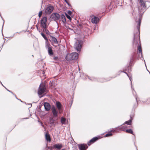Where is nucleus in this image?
<instances>
[{"instance_id":"19","label":"nucleus","mask_w":150,"mask_h":150,"mask_svg":"<svg viewBox=\"0 0 150 150\" xmlns=\"http://www.w3.org/2000/svg\"><path fill=\"white\" fill-rule=\"evenodd\" d=\"M52 47L50 43L48 42V40L46 41L45 42V47L46 49H48L51 47Z\"/></svg>"},{"instance_id":"5","label":"nucleus","mask_w":150,"mask_h":150,"mask_svg":"<svg viewBox=\"0 0 150 150\" xmlns=\"http://www.w3.org/2000/svg\"><path fill=\"white\" fill-rule=\"evenodd\" d=\"M140 22H141V19L140 18H139V20L138 21V24L137 25V28L138 30V31L139 32V33L138 34H137V35H135L134 34V42H135V41L136 40V39L137 38H138L139 37V29L140 28Z\"/></svg>"},{"instance_id":"38","label":"nucleus","mask_w":150,"mask_h":150,"mask_svg":"<svg viewBox=\"0 0 150 150\" xmlns=\"http://www.w3.org/2000/svg\"><path fill=\"white\" fill-rule=\"evenodd\" d=\"M104 81H100V82H103Z\"/></svg>"},{"instance_id":"34","label":"nucleus","mask_w":150,"mask_h":150,"mask_svg":"<svg viewBox=\"0 0 150 150\" xmlns=\"http://www.w3.org/2000/svg\"><path fill=\"white\" fill-rule=\"evenodd\" d=\"M43 31H45L46 33H47V34H49V32L48 31V30H47L46 28V30H45L44 29V30H43Z\"/></svg>"},{"instance_id":"42","label":"nucleus","mask_w":150,"mask_h":150,"mask_svg":"<svg viewBox=\"0 0 150 150\" xmlns=\"http://www.w3.org/2000/svg\"><path fill=\"white\" fill-rule=\"evenodd\" d=\"M133 92V94H134V93L133 92H133Z\"/></svg>"},{"instance_id":"18","label":"nucleus","mask_w":150,"mask_h":150,"mask_svg":"<svg viewBox=\"0 0 150 150\" xmlns=\"http://www.w3.org/2000/svg\"><path fill=\"white\" fill-rule=\"evenodd\" d=\"M140 5L141 6H143V7L144 8H146L145 3L143 0H140Z\"/></svg>"},{"instance_id":"41","label":"nucleus","mask_w":150,"mask_h":150,"mask_svg":"<svg viewBox=\"0 0 150 150\" xmlns=\"http://www.w3.org/2000/svg\"><path fill=\"white\" fill-rule=\"evenodd\" d=\"M62 150H65L64 149H62Z\"/></svg>"},{"instance_id":"29","label":"nucleus","mask_w":150,"mask_h":150,"mask_svg":"<svg viewBox=\"0 0 150 150\" xmlns=\"http://www.w3.org/2000/svg\"><path fill=\"white\" fill-rule=\"evenodd\" d=\"M65 15H66V17H67V18L68 19H69L70 21H71V19L70 16L69 15H68L66 13L65 14Z\"/></svg>"},{"instance_id":"26","label":"nucleus","mask_w":150,"mask_h":150,"mask_svg":"<svg viewBox=\"0 0 150 150\" xmlns=\"http://www.w3.org/2000/svg\"><path fill=\"white\" fill-rule=\"evenodd\" d=\"M125 73L126 74L127 76L129 77L131 83V87H132V89L133 91H134V89L133 88H132V80H131L132 79V77L130 76L126 72H125Z\"/></svg>"},{"instance_id":"22","label":"nucleus","mask_w":150,"mask_h":150,"mask_svg":"<svg viewBox=\"0 0 150 150\" xmlns=\"http://www.w3.org/2000/svg\"><path fill=\"white\" fill-rule=\"evenodd\" d=\"M138 50L139 54H140L141 57H142V49L141 45H139L138 47Z\"/></svg>"},{"instance_id":"1","label":"nucleus","mask_w":150,"mask_h":150,"mask_svg":"<svg viewBox=\"0 0 150 150\" xmlns=\"http://www.w3.org/2000/svg\"><path fill=\"white\" fill-rule=\"evenodd\" d=\"M78 57L77 53L74 52L71 54H67L66 56V59L67 61H70L77 59Z\"/></svg>"},{"instance_id":"31","label":"nucleus","mask_w":150,"mask_h":150,"mask_svg":"<svg viewBox=\"0 0 150 150\" xmlns=\"http://www.w3.org/2000/svg\"><path fill=\"white\" fill-rule=\"evenodd\" d=\"M42 11H41L39 12V14H38V16L40 18L41 17L42 15Z\"/></svg>"},{"instance_id":"43","label":"nucleus","mask_w":150,"mask_h":150,"mask_svg":"<svg viewBox=\"0 0 150 150\" xmlns=\"http://www.w3.org/2000/svg\"><path fill=\"white\" fill-rule=\"evenodd\" d=\"M1 84L2 86H3V84L1 83Z\"/></svg>"},{"instance_id":"35","label":"nucleus","mask_w":150,"mask_h":150,"mask_svg":"<svg viewBox=\"0 0 150 150\" xmlns=\"http://www.w3.org/2000/svg\"><path fill=\"white\" fill-rule=\"evenodd\" d=\"M67 4L69 5L70 6L69 3L68 2L67 0H64Z\"/></svg>"},{"instance_id":"17","label":"nucleus","mask_w":150,"mask_h":150,"mask_svg":"<svg viewBox=\"0 0 150 150\" xmlns=\"http://www.w3.org/2000/svg\"><path fill=\"white\" fill-rule=\"evenodd\" d=\"M98 139V138L97 137H94L91 139L89 142L88 143V145H90V144H89V143H93L94 142L96 141Z\"/></svg>"},{"instance_id":"10","label":"nucleus","mask_w":150,"mask_h":150,"mask_svg":"<svg viewBox=\"0 0 150 150\" xmlns=\"http://www.w3.org/2000/svg\"><path fill=\"white\" fill-rule=\"evenodd\" d=\"M51 110L54 116L55 117H57V116L58 112L54 106H52V107Z\"/></svg>"},{"instance_id":"3","label":"nucleus","mask_w":150,"mask_h":150,"mask_svg":"<svg viewBox=\"0 0 150 150\" xmlns=\"http://www.w3.org/2000/svg\"><path fill=\"white\" fill-rule=\"evenodd\" d=\"M46 91L44 83H41L39 86L38 93L39 95H41Z\"/></svg>"},{"instance_id":"37","label":"nucleus","mask_w":150,"mask_h":150,"mask_svg":"<svg viewBox=\"0 0 150 150\" xmlns=\"http://www.w3.org/2000/svg\"><path fill=\"white\" fill-rule=\"evenodd\" d=\"M8 91L10 92H11L12 93L11 91H9L8 90H7Z\"/></svg>"},{"instance_id":"2","label":"nucleus","mask_w":150,"mask_h":150,"mask_svg":"<svg viewBox=\"0 0 150 150\" xmlns=\"http://www.w3.org/2000/svg\"><path fill=\"white\" fill-rule=\"evenodd\" d=\"M127 128L128 126L127 125H123L121 126H119L112 129L111 132L114 133L118 132L120 130L125 131V129Z\"/></svg>"},{"instance_id":"25","label":"nucleus","mask_w":150,"mask_h":150,"mask_svg":"<svg viewBox=\"0 0 150 150\" xmlns=\"http://www.w3.org/2000/svg\"><path fill=\"white\" fill-rule=\"evenodd\" d=\"M132 121V120H129L126 121L125 123L123 124H127L128 125H130L131 124V122Z\"/></svg>"},{"instance_id":"40","label":"nucleus","mask_w":150,"mask_h":150,"mask_svg":"<svg viewBox=\"0 0 150 150\" xmlns=\"http://www.w3.org/2000/svg\"><path fill=\"white\" fill-rule=\"evenodd\" d=\"M136 100H137V98H136Z\"/></svg>"},{"instance_id":"7","label":"nucleus","mask_w":150,"mask_h":150,"mask_svg":"<svg viewBox=\"0 0 150 150\" xmlns=\"http://www.w3.org/2000/svg\"><path fill=\"white\" fill-rule=\"evenodd\" d=\"M54 9V7L52 6H47L45 10V13L46 14H50Z\"/></svg>"},{"instance_id":"39","label":"nucleus","mask_w":150,"mask_h":150,"mask_svg":"<svg viewBox=\"0 0 150 150\" xmlns=\"http://www.w3.org/2000/svg\"><path fill=\"white\" fill-rule=\"evenodd\" d=\"M43 72V74H44V72L43 71V72Z\"/></svg>"},{"instance_id":"4","label":"nucleus","mask_w":150,"mask_h":150,"mask_svg":"<svg viewBox=\"0 0 150 150\" xmlns=\"http://www.w3.org/2000/svg\"><path fill=\"white\" fill-rule=\"evenodd\" d=\"M47 21V18L46 17H43L41 20V26L43 28V30H44V29L46 30Z\"/></svg>"},{"instance_id":"15","label":"nucleus","mask_w":150,"mask_h":150,"mask_svg":"<svg viewBox=\"0 0 150 150\" xmlns=\"http://www.w3.org/2000/svg\"><path fill=\"white\" fill-rule=\"evenodd\" d=\"M53 148H55L58 150H59L62 147V145L61 144H57L53 145Z\"/></svg>"},{"instance_id":"12","label":"nucleus","mask_w":150,"mask_h":150,"mask_svg":"<svg viewBox=\"0 0 150 150\" xmlns=\"http://www.w3.org/2000/svg\"><path fill=\"white\" fill-rule=\"evenodd\" d=\"M99 21V19L96 16H93L92 18L91 22L93 23H97Z\"/></svg>"},{"instance_id":"14","label":"nucleus","mask_w":150,"mask_h":150,"mask_svg":"<svg viewBox=\"0 0 150 150\" xmlns=\"http://www.w3.org/2000/svg\"><path fill=\"white\" fill-rule=\"evenodd\" d=\"M44 106L45 109L46 111H49L50 109V104L47 103H45Z\"/></svg>"},{"instance_id":"28","label":"nucleus","mask_w":150,"mask_h":150,"mask_svg":"<svg viewBox=\"0 0 150 150\" xmlns=\"http://www.w3.org/2000/svg\"><path fill=\"white\" fill-rule=\"evenodd\" d=\"M41 35L44 38V39L46 40V41L48 40L45 35L44 33H41Z\"/></svg>"},{"instance_id":"24","label":"nucleus","mask_w":150,"mask_h":150,"mask_svg":"<svg viewBox=\"0 0 150 150\" xmlns=\"http://www.w3.org/2000/svg\"><path fill=\"white\" fill-rule=\"evenodd\" d=\"M66 119L64 118V117H62L61 118V121L62 124H65L66 123Z\"/></svg>"},{"instance_id":"13","label":"nucleus","mask_w":150,"mask_h":150,"mask_svg":"<svg viewBox=\"0 0 150 150\" xmlns=\"http://www.w3.org/2000/svg\"><path fill=\"white\" fill-rule=\"evenodd\" d=\"M60 18L61 21H62L64 25H65L66 23V18L64 14H62Z\"/></svg>"},{"instance_id":"8","label":"nucleus","mask_w":150,"mask_h":150,"mask_svg":"<svg viewBox=\"0 0 150 150\" xmlns=\"http://www.w3.org/2000/svg\"><path fill=\"white\" fill-rule=\"evenodd\" d=\"M51 17L52 19L55 21L58 20L60 18L59 14L57 13H54L52 15Z\"/></svg>"},{"instance_id":"33","label":"nucleus","mask_w":150,"mask_h":150,"mask_svg":"<svg viewBox=\"0 0 150 150\" xmlns=\"http://www.w3.org/2000/svg\"><path fill=\"white\" fill-rule=\"evenodd\" d=\"M72 13V12L70 11H68L67 12V13L69 15H71Z\"/></svg>"},{"instance_id":"32","label":"nucleus","mask_w":150,"mask_h":150,"mask_svg":"<svg viewBox=\"0 0 150 150\" xmlns=\"http://www.w3.org/2000/svg\"><path fill=\"white\" fill-rule=\"evenodd\" d=\"M53 59L55 61H57L59 59L58 57H54Z\"/></svg>"},{"instance_id":"36","label":"nucleus","mask_w":150,"mask_h":150,"mask_svg":"<svg viewBox=\"0 0 150 150\" xmlns=\"http://www.w3.org/2000/svg\"><path fill=\"white\" fill-rule=\"evenodd\" d=\"M139 10L140 9H141L142 8H140V7L139 6L138 7Z\"/></svg>"},{"instance_id":"11","label":"nucleus","mask_w":150,"mask_h":150,"mask_svg":"<svg viewBox=\"0 0 150 150\" xmlns=\"http://www.w3.org/2000/svg\"><path fill=\"white\" fill-rule=\"evenodd\" d=\"M56 105L59 111V113L60 114L61 113H62L61 111L62 105L61 103L59 102H57L56 103Z\"/></svg>"},{"instance_id":"27","label":"nucleus","mask_w":150,"mask_h":150,"mask_svg":"<svg viewBox=\"0 0 150 150\" xmlns=\"http://www.w3.org/2000/svg\"><path fill=\"white\" fill-rule=\"evenodd\" d=\"M125 132H126L133 134V132L131 129H127L126 130Z\"/></svg>"},{"instance_id":"6","label":"nucleus","mask_w":150,"mask_h":150,"mask_svg":"<svg viewBox=\"0 0 150 150\" xmlns=\"http://www.w3.org/2000/svg\"><path fill=\"white\" fill-rule=\"evenodd\" d=\"M74 47L77 51H80L82 47L81 44L79 41H77L75 43Z\"/></svg>"},{"instance_id":"9","label":"nucleus","mask_w":150,"mask_h":150,"mask_svg":"<svg viewBox=\"0 0 150 150\" xmlns=\"http://www.w3.org/2000/svg\"><path fill=\"white\" fill-rule=\"evenodd\" d=\"M78 147L80 150H86L88 146L86 144H82L79 145Z\"/></svg>"},{"instance_id":"23","label":"nucleus","mask_w":150,"mask_h":150,"mask_svg":"<svg viewBox=\"0 0 150 150\" xmlns=\"http://www.w3.org/2000/svg\"><path fill=\"white\" fill-rule=\"evenodd\" d=\"M54 120L53 118H50V123L51 126H53L54 125Z\"/></svg>"},{"instance_id":"30","label":"nucleus","mask_w":150,"mask_h":150,"mask_svg":"<svg viewBox=\"0 0 150 150\" xmlns=\"http://www.w3.org/2000/svg\"><path fill=\"white\" fill-rule=\"evenodd\" d=\"M112 135V134L111 133V132H109L107 134H106L105 135V137H108Z\"/></svg>"},{"instance_id":"20","label":"nucleus","mask_w":150,"mask_h":150,"mask_svg":"<svg viewBox=\"0 0 150 150\" xmlns=\"http://www.w3.org/2000/svg\"><path fill=\"white\" fill-rule=\"evenodd\" d=\"M45 138L46 140L47 141H49V142H50L51 141V139L50 136L49 134H47V133H46L45 134Z\"/></svg>"},{"instance_id":"16","label":"nucleus","mask_w":150,"mask_h":150,"mask_svg":"<svg viewBox=\"0 0 150 150\" xmlns=\"http://www.w3.org/2000/svg\"><path fill=\"white\" fill-rule=\"evenodd\" d=\"M51 41L53 44H58V41L56 38L52 36L50 37Z\"/></svg>"},{"instance_id":"21","label":"nucleus","mask_w":150,"mask_h":150,"mask_svg":"<svg viewBox=\"0 0 150 150\" xmlns=\"http://www.w3.org/2000/svg\"><path fill=\"white\" fill-rule=\"evenodd\" d=\"M52 47L48 49H47L48 53L49 55H53V53L52 50Z\"/></svg>"}]
</instances>
